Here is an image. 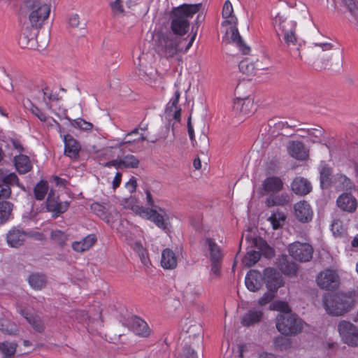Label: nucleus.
I'll return each instance as SVG.
<instances>
[{
  "label": "nucleus",
  "mask_w": 358,
  "mask_h": 358,
  "mask_svg": "<svg viewBox=\"0 0 358 358\" xmlns=\"http://www.w3.org/2000/svg\"><path fill=\"white\" fill-rule=\"evenodd\" d=\"M92 208L99 217L103 220H106L108 222H109L107 213L105 211V208L103 206L99 203H94L92 206Z\"/></svg>",
  "instance_id": "obj_53"
},
{
  "label": "nucleus",
  "mask_w": 358,
  "mask_h": 358,
  "mask_svg": "<svg viewBox=\"0 0 358 358\" xmlns=\"http://www.w3.org/2000/svg\"><path fill=\"white\" fill-rule=\"evenodd\" d=\"M289 252L294 259L307 262L313 257V248L309 243L296 241L289 245Z\"/></svg>",
  "instance_id": "obj_10"
},
{
  "label": "nucleus",
  "mask_w": 358,
  "mask_h": 358,
  "mask_svg": "<svg viewBox=\"0 0 358 358\" xmlns=\"http://www.w3.org/2000/svg\"><path fill=\"white\" fill-rule=\"evenodd\" d=\"M239 70L246 75H255L258 70L264 69L265 67L258 60L256 63L248 59L242 60L238 65Z\"/></svg>",
  "instance_id": "obj_28"
},
{
  "label": "nucleus",
  "mask_w": 358,
  "mask_h": 358,
  "mask_svg": "<svg viewBox=\"0 0 358 358\" xmlns=\"http://www.w3.org/2000/svg\"><path fill=\"white\" fill-rule=\"evenodd\" d=\"M323 306L329 315L340 316L352 309L353 299L344 294H328L324 296Z\"/></svg>",
  "instance_id": "obj_5"
},
{
  "label": "nucleus",
  "mask_w": 358,
  "mask_h": 358,
  "mask_svg": "<svg viewBox=\"0 0 358 358\" xmlns=\"http://www.w3.org/2000/svg\"><path fill=\"white\" fill-rule=\"evenodd\" d=\"M332 185L340 191L351 190L355 188L352 181L343 173H336L334 176Z\"/></svg>",
  "instance_id": "obj_30"
},
{
  "label": "nucleus",
  "mask_w": 358,
  "mask_h": 358,
  "mask_svg": "<svg viewBox=\"0 0 358 358\" xmlns=\"http://www.w3.org/2000/svg\"><path fill=\"white\" fill-rule=\"evenodd\" d=\"M46 277L43 274L33 273L29 278L30 286L35 289H41L45 286Z\"/></svg>",
  "instance_id": "obj_40"
},
{
  "label": "nucleus",
  "mask_w": 358,
  "mask_h": 358,
  "mask_svg": "<svg viewBox=\"0 0 358 358\" xmlns=\"http://www.w3.org/2000/svg\"><path fill=\"white\" fill-rule=\"evenodd\" d=\"M181 358H197V355L194 350L189 346H185L182 352L180 353Z\"/></svg>",
  "instance_id": "obj_59"
},
{
  "label": "nucleus",
  "mask_w": 358,
  "mask_h": 358,
  "mask_svg": "<svg viewBox=\"0 0 358 358\" xmlns=\"http://www.w3.org/2000/svg\"><path fill=\"white\" fill-rule=\"evenodd\" d=\"M201 6V3L197 4H182L178 7L173 8L170 13V28L171 31L183 37L189 30V19L199 12Z\"/></svg>",
  "instance_id": "obj_3"
},
{
  "label": "nucleus",
  "mask_w": 358,
  "mask_h": 358,
  "mask_svg": "<svg viewBox=\"0 0 358 358\" xmlns=\"http://www.w3.org/2000/svg\"><path fill=\"white\" fill-rule=\"evenodd\" d=\"M233 111L241 118H245L252 114L255 110L253 101L250 99H236L234 101Z\"/></svg>",
  "instance_id": "obj_14"
},
{
  "label": "nucleus",
  "mask_w": 358,
  "mask_h": 358,
  "mask_svg": "<svg viewBox=\"0 0 358 358\" xmlns=\"http://www.w3.org/2000/svg\"><path fill=\"white\" fill-rule=\"evenodd\" d=\"M20 313L31 325L35 331L39 333H41L44 331L45 326L41 317L37 315L29 313L24 310H22Z\"/></svg>",
  "instance_id": "obj_34"
},
{
  "label": "nucleus",
  "mask_w": 358,
  "mask_h": 358,
  "mask_svg": "<svg viewBox=\"0 0 358 358\" xmlns=\"http://www.w3.org/2000/svg\"><path fill=\"white\" fill-rule=\"evenodd\" d=\"M11 189L8 185H3V183L0 182V199H7L10 196Z\"/></svg>",
  "instance_id": "obj_61"
},
{
  "label": "nucleus",
  "mask_w": 358,
  "mask_h": 358,
  "mask_svg": "<svg viewBox=\"0 0 358 358\" xmlns=\"http://www.w3.org/2000/svg\"><path fill=\"white\" fill-rule=\"evenodd\" d=\"M187 130L189 138L192 141V144L193 146H195L196 142L194 139V129L191 122V116H189L187 120Z\"/></svg>",
  "instance_id": "obj_62"
},
{
  "label": "nucleus",
  "mask_w": 358,
  "mask_h": 358,
  "mask_svg": "<svg viewBox=\"0 0 358 358\" xmlns=\"http://www.w3.org/2000/svg\"><path fill=\"white\" fill-rule=\"evenodd\" d=\"M264 193H276L283 189L282 180L277 176L266 178L262 184Z\"/></svg>",
  "instance_id": "obj_24"
},
{
  "label": "nucleus",
  "mask_w": 358,
  "mask_h": 358,
  "mask_svg": "<svg viewBox=\"0 0 358 358\" xmlns=\"http://www.w3.org/2000/svg\"><path fill=\"white\" fill-rule=\"evenodd\" d=\"M262 317V313L259 310H249L241 319V324L243 326L249 327L259 322Z\"/></svg>",
  "instance_id": "obj_37"
},
{
  "label": "nucleus",
  "mask_w": 358,
  "mask_h": 358,
  "mask_svg": "<svg viewBox=\"0 0 358 358\" xmlns=\"http://www.w3.org/2000/svg\"><path fill=\"white\" fill-rule=\"evenodd\" d=\"M17 343L16 342L3 341L0 342V353L3 358H13L16 352Z\"/></svg>",
  "instance_id": "obj_36"
},
{
  "label": "nucleus",
  "mask_w": 358,
  "mask_h": 358,
  "mask_svg": "<svg viewBox=\"0 0 358 358\" xmlns=\"http://www.w3.org/2000/svg\"><path fill=\"white\" fill-rule=\"evenodd\" d=\"M201 152L204 154L207 152L209 146V141L207 136L202 133L199 136Z\"/></svg>",
  "instance_id": "obj_58"
},
{
  "label": "nucleus",
  "mask_w": 358,
  "mask_h": 358,
  "mask_svg": "<svg viewBox=\"0 0 358 358\" xmlns=\"http://www.w3.org/2000/svg\"><path fill=\"white\" fill-rule=\"evenodd\" d=\"M234 8L231 3L227 0L224 2L222 8V17L224 20L222 22V26L231 25L229 29L226 31V34L238 48L243 55H247L250 52V48L245 43L239 34L236 27L238 19L233 15Z\"/></svg>",
  "instance_id": "obj_4"
},
{
  "label": "nucleus",
  "mask_w": 358,
  "mask_h": 358,
  "mask_svg": "<svg viewBox=\"0 0 358 358\" xmlns=\"http://www.w3.org/2000/svg\"><path fill=\"white\" fill-rule=\"evenodd\" d=\"M310 182L303 177H296L291 183V189L296 194L306 196L312 191Z\"/></svg>",
  "instance_id": "obj_19"
},
{
  "label": "nucleus",
  "mask_w": 358,
  "mask_h": 358,
  "mask_svg": "<svg viewBox=\"0 0 358 358\" xmlns=\"http://www.w3.org/2000/svg\"><path fill=\"white\" fill-rule=\"evenodd\" d=\"M349 158L353 164L355 176L358 178V147H352L350 148Z\"/></svg>",
  "instance_id": "obj_47"
},
{
  "label": "nucleus",
  "mask_w": 358,
  "mask_h": 358,
  "mask_svg": "<svg viewBox=\"0 0 358 358\" xmlns=\"http://www.w3.org/2000/svg\"><path fill=\"white\" fill-rule=\"evenodd\" d=\"M331 231L334 235L340 236L345 232L346 228L340 219L335 218L331 224Z\"/></svg>",
  "instance_id": "obj_48"
},
{
  "label": "nucleus",
  "mask_w": 358,
  "mask_h": 358,
  "mask_svg": "<svg viewBox=\"0 0 358 358\" xmlns=\"http://www.w3.org/2000/svg\"><path fill=\"white\" fill-rule=\"evenodd\" d=\"M259 241L261 243V250L264 255L267 258H271L274 256V250L262 239H259Z\"/></svg>",
  "instance_id": "obj_54"
},
{
  "label": "nucleus",
  "mask_w": 358,
  "mask_h": 358,
  "mask_svg": "<svg viewBox=\"0 0 358 358\" xmlns=\"http://www.w3.org/2000/svg\"><path fill=\"white\" fill-rule=\"evenodd\" d=\"M262 274L257 271H250L245 277V285L247 288L252 291L256 292L262 287Z\"/></svg>",
  "instance_id": "obj_25"
},
{
  "label": "nucleus",
  "mask_w": 358,
  "mask_h": 358,
  "mask_svg": "<svg viewBox=\"0 0 358 358\" xmlns=\"http://www.w3.org/2000/svg\"><path fill=\"white\" fill-rule=\"evenodd\" d=\"M96 241V236L94 234H90L80 241L73 242L72 248L76 252H83L92 248Z\"/></svg>",
  "instance_id": "obj_33"
},
{
  "label": "nucleus",
  "mask_w": 358,
  "mask_h": 358,
  "mask_svg": "<svg viewBox=\"0 0 358 358\" xmlns=\"http://www.w3.org/2000/svg\"><path fill=\"white\" fill-rule=\"evenodd\" d=\"M307 132V135H308V139L313 143L321 142L324 135V129L320 126H317L315 128L308 129Z\"/></svg>",
  "instance_id": "obj_42"
},
{
  "label": "nucleus",
  "mask_w": 358,
  "mask_h": 358,
  "mask_svg": "<svg viewBox=\"0 0 358 358\" xmlns=\"http://www.w3.org/2000/svg\"><path fill=\"white\" fill-rule=\"evenodd\" d=\"M148 215H149V218L155 223L158 227L162 229H166L167 228V223L165 222L164 216L162 214L158 213L156 210H150Z\"/></svg>",
  "instance_id": "obj_43"
},
{
  "label": "nucleus",
  "mask_w": 358,
  "mask_h": 358,
  "mask_svg": "<svg viewBox=\"0 0 358 358\" xmlns=\"http://www.w3.org/2000/svg\"><path fill=\"white\" fill-rule=\"evenodd\" d=\"M106 167H110L114 166L117 169H121L122 167V163H121V158H118L114 160L109 161L103 164Z\"/></svg>",
  "instance_id": "obj_64"
},
{
  "label": "nucleus",
  "mask_w": 358,
  "mask_h": 358,
  "mask_svg": "<svg viewBox=\"0 0 358 358\" xmlns=\"http://www.w3.org/2000/svg\"><path fill=\"white\" fill-rule=\"evenodd\" d=\"M320 182L322 189H329L333 184L331 178L333 169L325 163H322L319 167Z\"/></svg>",
  "instance_id": "obj_23"
},
{
  "label": "nucleus",
  "mask_w": 358,
  "mask_h": 358,
  "mask_svg": "<svg viewBox=\"0 0 358 358\" xmlns=\"http://www.w3.org/2000/svg\"><path fill=\"white\" fill-rule=\"evenodd\" d=\"M308 17V8L301 3L289 7L273 17L272 23L276 34L279 38L282 36L288 48L300 45L299 32L302 22Z\"/></svg>",
  "instance_id": "obj_1"
},
{
  "label": "nucleus",
  "mask_w": 358,
  "mask_h": 358,
  "mask_svg": "<svg viewBox=\"0 0 358 358\" xmlns=\"http://www.w3.org/2000/svg\"><path fill=\"white\" fill-rule=\"evenodd\" d=\"M113 10L116 13H122L124 11V4L122 0H115L111 3Z\"/></svg>",
  "instance_id": "obj_60"
},
{
  "label": "nucleus",
  "mask_w": 358,
  "mask_h": 358,
  "mask_svg": "<svg viewBox=\"0 0 358 358\" xmlns=\"http://www.w3.org/2000/svg\"><path fill=\"white\" fill-rule=\"evenodd\" d=\"M38 29L32 27H26L19 38V45L23 48L44 49L48 44L49 36L46 34L44 38L41 39Z\"/></svg>",
  "instance_id": "obj_8"
},
{
  "label": "nucleus",
  "mask_w": 358,
  "mask_h": 358,
  "mask_svg": "<svg viewBox=\"0 0 358 358\" xmlns=\"http://www.w3.org/2000/svg\"><path fill=\"white\" fill-rule=\"evenodd\" d=\"M261 255L259 252L251 250L245 255L243 259V264L246 267H251L255 265L260 259Z\"/></svg>",
  "instance_id": "obj_45"
},
{
  "label": "nucleus",
  "mask_w": 358,
  "mask_h": 358,
  "mask_svg": "<svg viewBox=\"0 0 358 358\" xmlns=\"http://www.w3.org/2000/svg\"><path fill=\"white\" fill-rule=\"evenodd\" d=\"M278 268L285 275L295 276L298 271L297 264L289 261L286 256H282L278 259Z\"/></svg>",
  "instance_id": "obj_29"
},
{
  "label": "nucleus",
  "mask_w": 358,
  "mask_h": 358,
  "mask_svg": "<svg viewBox=\"0 0 358 358\" xmlns=\"http://www.w3.org/2000/svg\"><path fill=\"white\" fill-rule=\"evenodd\" d=\"M294 214L301 222H308L312 220L313 210L310 204L306 201H301L294 205Z\"/></svg>",
  "instance_id": "obj_18"
},
{
  "label": "nucleus",
  "mask_w": 358,
  "mask_h": 358,
  "mask_svg": "<svg viewBox=\"0 0 358 358\" xmlns=\"http://www.w3.org/2000/svg\"><path fill=\"white\" fill-rule=\"evenodd\" d=\"M13 204L9 201L0 202V224L6 222L13 210Z\"/></svg>",
  "instance_id": "obj_41"
},
{
  "label": "nucleus",
  "mask_w": 358,
  "mask_h": 358,
  "mask_svg": "<svg viewBox=\"0 0 358 358\" xmlns=\"http://www.w3.org/2000/svg\"><path fill=\"white\" fill-rule=\"evenodd\" d=\"M268 220L271 222L273 229H278L282 226L281 222H284L285 218L283 216H281L280 214H278V215L276 214H273L268 218Z\"/></svg>",
  "instance_id": "obj_52"
},
{
  "label": "nucleus",
  "mask_w": 358,
  "mask_h": 358,
  "mask_svg": "<svg viewBox=\"0 0 358 358\" xmlns=\"http://www.w3.org/2000/svg\"><path fill=\"white\" fill-rule=\"evenodd\" d=\"M288 154L299 161H304L308 158V150L304 144L299 141H291L287 146Z\"/></svg>",
  "instance_id": "obj_15"
},
{
  "label": "nucleus",
  "mask_w": 358,
  "mask_h": 358,
  "mask_svg": "<svg viewBox=\"0 0 358 358\" xmlns=\"http://www.w3.org/2000/svg\"><path fill=\"white\" fill-rule=\"evenodd\" d=\"M125 187L130 193L134 192L137 187L136 179L134 177H131L129 182L126 183Z\"/></svg>",
  "instance_id": "obj_63"
},
{
  "label": "nucleus",
  "mask_w": 358,
  "mask_h": 358,
  "mask_svg": "<svg viewBox=\"0 0 358 358\" xmlns=\"http://www.w3.org/2000/svg\"><path fill=\"white\" fill-rule=\"evenodd\" d=\"M263 278L267 289L271 292H275L285 283L281 275L272 268H266L264 270Z\"/></svg>",
  "instance_id": "obj_13"
},
{
  "label": "nucleus",
  "mask_w": 358,
  "mask_h": 358,
  "mask_svg": "<svg viewBox=\"0 0 358 358\" xmlns=\"http://www.w3.org/2000/svg\"><path fill=\"white\" fill-rule=\"evenodd\" d=\"M274 309L280 311V313H292L291 309L287 302L276 301L273 303Z\"/></svg>",
  "instance_id": "obj_56"
},
{
  "label": "nucleus",
  "mask_w": 358,
  "mask_h": 358,
  "mask_svg": "<svg viewBox=\"0 0 358 358\" xmlns=\"http://www.w3.org/2000/svg\"><path fill=\"white\" fill-rule=\"evenodd\" d=\"M130 329L136 335L142 337H148L151 334V329L148 324L138 317L131 318Z\"/></svg>",
  "instance_id": "obj_22"
},
{
  "label": "nucleus",
  "mask_w": 358,
  "mask_h": 358,
  "mask_svg": "<svg viewBox=\"0 0 358 358\" xmlns=\"http://www.w3.org/2000/svg\"><path fill=\"white\" fill-rule=\"evenodd\" d=\"M59 134L64 142V154L71 158H77L81 149L80 143L70 134Z\"/></svg>",
  "instance_id": "obj_17"
},
{
  "label": "nucleus",
  "mask_w": 358,
  "mask_h": 358,
  "mask_svg": "<svg viewBox=\"0 0 358 358\" xmlns=\"http://www.w3.org/2000/svg\"><path fill=\"white\" fill-rule=\"evenodd\" d=\"M336 203L341 210L348 213L355 212L357 207L356 199L348 193L341 194L336 200Z\"/></svg>",
  "instance_id": "obj_20"
},
{
  "label": "nucleus",
  "mask_w": 358,
  "mask_h": 358,
  "mask_svg": "<svg viewBox=\"0 0 358 358\" xmlns=\"http://www.w3.org/2000/svg\"><path fill=\"white\" fill-rule=\"evenodd\" d=\"M206 242L208 245L210 262H221L222 254L219 246L210 238H207Z\"/></svg>",
  "instance_id": "obj_39"
},
{
  "label": "nucleus",
  "mask_w": 358,
  "mask_h": 358,
  "mask_svg": "<svg viewBox=\"0 0 358 358\" xmlns=\"http://www.w3.org/2000/svg\"><path fill=\"white\" fill-rule=\"evenodd\" d=\"M29 233L16 227L12 228L6 235V241L12 248H19L24 244Z\"/></svg>",
  "instance_id": "obj_16"
},
{
  "label": "nucleus",
  "mask_w": 358,
  "mask_h": 358,
  "mask_svg": "<svg viewBox=\"0 0 358 358\" xmlns=\"http://www.w3.org/2000/svg\"><path fill=\"white\" fill-rule=\"evenodd\" d=\"M291 195L286 192L276 195L272 194L266 199L265 203L268 207L285 206L291 202Z\"/></svg>",
  "instance_id": "obj_31"
},
{
  "label": "nucleus",
  "mask_w": 358,
  "mask_h": 358,
  "mask_svg": "<svg viewBox=\"0 0 358 358\" xmlns=\"http://www.w3.org/2000/svg\"><path fill=\"white\" fill-rule=\"evenodd\" d=\"M30 111L36 115L41 122H44L47 127H54L57 129L59 133H62V127L59 122H57L52 117L47 116L43 112H42L37 106L33 105L31 103Z\"/></svg>",
  "instance_id": "obj_26"
},
{
  "label": "nucleus",
  "mask_w": 358,
  "mask_h": 358,
  "mask_svg": "<svg viewBox=\"0 0 358 358\" xmlns=\"http://www.w3.org/2000/svg\"><path fill=\"white\" fill-rule=\"evenodd\" d=\"M138 159L133 155H127L121 158L122 169H136L139 165Z\"/></svg>",
  "instance_id": "obj_44"
},
{
  "label": "nucleus",
  "mask_w": 358,
  "mask_h": 358,
  "mask_svg": "<svg viewBox=\"0 0 358 358\" xmlns=\"http://www.w3.org/2000/svg\"><path fill=\"white\" fill-rule=\"evenodd\" d=\"M161 265L166 269H173L176 267L177 257L173 250L166 248L162 251Z\"/></svg>",
  "instance_id": "obj_32"
},
{
  "label": "nucleus",
  "mask_w": 358,
  "mask_h": 358,
  "mask_svg": "<svg viewBox=\"0 0 358 358\" xmlns=\"http://www.w3.org/2000/svg\"><path fill=\"white\" fill-rule=\"evenodd\" d=\"M332 47V45L329 43H315L311 52L313 54L320 56L322 52L331 50Z\"/></svg>",
  "instance_id": "obj_49"
},
{
  "label": "nucleus",
  "mask_w": 358,
  "mask_h": 358,
  "mask_svg": "<svg viewBox=\"0 0 358 358\" xmlns=\"http://www.w3.org/2000/svg\"><path fill=\"white\" fill-rule=\"evenodd\" d=\"M25 6L31 26L40 29L49 17L50 6L44 0H27Z\"/></svg>",
  "instance_id": "obj_6"
},
{
  "label": "nucleus",
  "mask_w": 358,
  "mask_h": 358,
  "mask_svg": "<svg viewBox=\"0 0 358 358\" xmlns=\"http://www.w3.org/2000/svg\"><path fill=\"white\" fill-rule=\"evenodd\" d=\"M0 182L8 185L9 187L11 185H16L22 189H24V187L19 182L17 175L14 173H5L3 171L0 170Z\"/></svg>",
  "instance_id": "obj_38"
},
{
  "label": "nucleus",
  "mask_w": 358,
  "mask_h": 358,
  "mask_svg": "<svg viewBox=\"0 0 358 358\" xmlns=\"http://www.w3.org/2000/svg\"><path fill=\"white\" fill-rule=\"evenodd\" d=\"M114 148H115L114 146ZM113 147H109V148H103L101 150H100V152L95 155L94 157L97 159L99 162H101L103 159H108L110 157V153L111 152V149H113Z\"/></svg>",
  "instance_id": "obj_57"
},
{
  "label": "nucleus",
  "mask_w": 358,
  "mask_h": 358,
  "mask_svg": "<svg viewBox=\"0 0 358 358\" xmlns=\"http://www.w3.org/2000/svg\"><path fill=\"white\" fill-rule=\"evenodd\" d=\"M196 33L197 29L187 39L169 30L158 31L156 34L157 48L166 58H173L180 53L186 52L190 48L195 40Z\"/></svg>",
  "instance_id": "obj_2"
},
{
  "label": "nucleus",
  "mask_w": 358,
  "mask_h": 358,
  "mask_svg": "<svg viewBox=\"0 0 358 358\" xmlns=\"http://www.w3.org/2000/svg\"><path fill=\"white\" fill-rule=\"evenodd\" d=\"M15 166L17 171L21 174H24L31 171V163L27 155H20L15 157Z\"/></svg>",
  "instance_id": "obj_35"
},
{
  "label": "nucleus",
  "mask_w": 358,
  "mask_h": 358,
  "mask_svg": "<svg viewBox=\"0 0 358 358\" xmlns=\"http://www.w3.org/2000/svg\"><path fill=\"white\" fill-rule=\"evenodd\" d=\"M134 250L138 254L142 262L144 264H146L148 260L147 252L142 245L140 243H136L134 245Z\"/></svg>",
  "instance_id": "obj_55"
},
{
  "label": "nucleus",
  "mask_w": 358,
  "mask_h": 358,
  "mask_svg": "<svg viewBox=\"0 0 358 358\" xmlns=\"http://www.w3.org/2000/svg\"><path fill=\"white\" fill-rule=\"evenodd\" d=\"M180 96V93L179 90H177L174 93V96L170 100L166 109V114L170 117H173L176 120H180V119L181 109L178 106Z\"/></svg>",
  "instance_id": "obj_27"
},
{
  "label": "nucleus",
  "mask_w": 358,
  "mask_h": 358,
  "mask_svg": "<svg viewBox=\"0 0 358 358\" xmlns=\"http://www.w3.org/2000/svg\"><path fill=\"white\" fill-rule=\"evenodd\" d=\"M276 328L285 336H294L300 333L304 322L294 313H279L276 317Z\"/></svg>",
  "instance_id": "obj_7"
},
{
  "label": "nucleus",
  "mask_w": 358,
  "mask_h": 358,
  "mask_svg": "<svg viewBox=\"0 0 358 358\" xmlns=\"http://www.w3.org/2000/svg\"><path fill=\"white\" fill-rule=\"evenodd\" d=\"M72 125L85 131L91 130L93 128V124L91 122H87L82 118L74 120Z\"/></svg>",
  "instance_id": "obj_51"
},
{
  "label": "nucleus",
  "mask_w": 358,
  "mask_h": 358,
  "mask_svg": "<svg viewBox=\"0 0 358 358\" xmlns=\"http://www.w3.org/2000/svg\"><path fill=\"white\" fill-rule=\"evenodd\" d=\"M338 331L345 343L351 346L358 345V328L355 324L342 320L338 324Z\"/></svg>",
  "instance_id": "obj_9"
},
{
  "label": "nucleus",
  "mask_w": 358,
  "mask_h": 358,
  "mask_svg": "<svg viewBox=\"0 0 358 358\" xmlns=\"http://www.w3.org/2000/svg\"><path fill=\"white\" fill-rule=\"evenodd\" d=\"M317 285L324 289H335L339 285V276L335 270L325 269L316 278Z\"/></svg>",
  "instance_id": "obj_11"
},
{
  "label": "nucleus",
  "mask_w": 358,
  "mask_h": 358,
  "mask_svg": "<svg viewBox=\"0 0 358 358\" xmlns=\"http://www.w3.org/2000/svg\"><path fill=\"white\" fill-rule=\"evenodd\" d=\"M142 57H139L137 58L138 62L136 60H134V64L138 70V76L146 81H155L157 79L155 76L157 71H154L146 62H142Z\"/></svg>",
  "instance_id": "obj_21"
},
{
  "label": "nucleus",
  "mask_w": 358,
  "mask_h": 358,
  "mask_svg": "<svg viewBox=\"0 0 358 358\" xmlns=\"http://www.w3.org/2000/svg\"><path fill=\"white\" fill-rule=\"evenodd\" d=\"M50 238L52 241L60 245H64L66 241V235L64 232L59 230L52 231L51 232Z\"/></svg>",
  "instance_id": "obj_50"
},
{
  "label": "nucleus",
  "mask_w": 358,
  "mask_h": 358,
  "mask_svg": "<svg viewBox=\"0 0 358 358\" xmlns=\"http://www.w3.org/2000/svg\"><path fill=\"white\" fill-rule=\"evenodd\" d=\"M69 206V202L59 201L58 195H57L54 191H50L46 201V208L48 211L52 213L54 217H57L61 214L66 212Z\"/></svg>",
  "instance_id": "obj_12"
},
{
  "label": "nucleus",
  "mask_w": 358,
  "mask_h": 358,
  "mask_svg": "<svg viewBox=\"0 0 358 358\" xmlns=\"http://www.w3.org/2000/svg\"><path fill=\"white\" fill-rule=\"evenodd\" d=\"M48 185L47 182L41 181L34 187V195L37 200H43L48 193Z\"/></svg>",
  "instance_id": "obj_46"
}]
</instances>
